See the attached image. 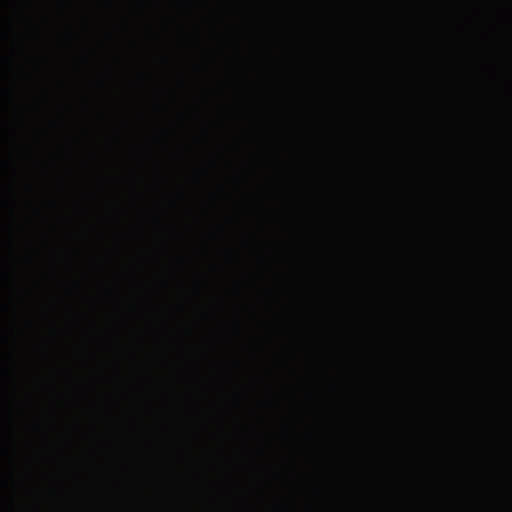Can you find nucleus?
I'll return each mask as SVG.
<instances>
[{
  "instance_id": "1",
  "label": "nucleus",
  "mask_w": 512,
  "mask_h": 512,
  "mask_svg": "<svg viewBox=\"0 0 512 512\" xmlns=\"http://www.w3.org/2000/svg\"><path fill=\"white\" fill-rule=\"evenodd\" d=\"M473 512H487V503L485 501H482L475 507Z\"/></svg>"
}]
</instances>
